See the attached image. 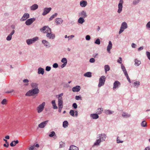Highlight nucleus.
<instances>
[{
    "label": "nucleus",
    "mask_w": 150,
    "mask_h": 150,
    "mask_svg": "<svg viewBox=\"0 0 150 150\" xmlns=\"http://www.w3.org/2000/svg\"><path fill=\"white\" fill-rule=\"evenodd\" d=\"M40 30L41 32L46 33V36L49 39H53L55 38V34L52 33L51 29L48 26H44Z\"/></svg>",
    "instance_id": "obj_1"
},
{
    "label": "nucleus",
    "mask_w": 150,
    "mask_h": 150,
    "mask_svg": "<svg viewBox=\"0 0 150 150\" xmlns=\"http://www.w3.org/2000/svg\"><path fill=\"white\" fill-rule=\"evenodd\" d=\"M40 91L39 89H32L30 90L25 94V96H34L35 95L38 94L39 92Z\"/></svg>",
    "instance_id": "obj_2"
},
{
    "label": "nucleus",
    "mask_w": 150,
    "mask_h": 150,
    "mask_svg": "<svg viewBox=\"0 0 150 150\" xmlns=\"http://www.w3.org/2000/svg\"><path fill=\"white\" fill-rule=\"evenodd\" d=\"M127 24L126 22H122L121 25V27L119 32V34H121L125 29H127Z\"/></svg>",
    "instance_id": "obj_3"
},
{
    "label": "nucleus",
    "mask_w": 150,
    "mask_h": 150,
    "mask_svg": "<svg viewBox=\"0 0 150 150\" xmlns=\"http://www.w3.org/2000/svg\"><path fill=\"white\" fill-rule=\"evenodd\" d=\"M106 77L105 76H102L100 77L99 79V83L98 87H100L104 85Z\"/></svg>",
    "instance_id": "obj_4"
},
{
    "label": "nucleus",
    "mask_w": 150,
    "mask_h": 150,
    "mask_svg": "<svg viewBox=\"0 0 150 150\" xmlns=\"http://www.w3.org/2000/svg\"><path fill=\"white\" fill-rule=\"evenodd\" d=\"M38 40V38L37 37H34L31 39L26 40V42L28 45H30L35 42Z\"/></svg>",
    "instance_id": "obj_5"
},
{
    "label": "nucleus",
    "mask_w": 150,
    "mask_h": 150,
    "mask_svg": "<svg viewBox=\"0 0 150 150\" xmlns=\"http://www.w3.org/2000/svg\"><path fill=\"white\" fill-rule=\"evenodd\" d=\"M45 105V102H43L37 107V110L38 113H40L43 110Z\"/></svg>",
    "instance_id": "obj_6"
},
{
    "label": "nucleus",
    "mask_w": 150,
    "mask_h": 150,
    "mask_svg": "<svg viewBox=\"0 0 150 150\" xmlns=\"http://www.w3.org/2000/svg\"><path fill=\"white\" fill-rule=\"evenodd\" d=\"M123 2L124 1L123 0H120L118 4V9L117 11L118 13H120L122 11L123 8L122 5Z\"/></svg>",
    "instance_id": "obj_7"
},
{
    "label": "nucleus",
    "mask_w": 150,
    "mask_h": 150,
    "mask_svg": "<svg viewBox=\"0 0 150 150\" xmlns=\"http://www.w3.org/2000/svg\"><path fill=\"white\" fill-rule=\"evenodd\" d=\"M98 136L97 138H99L102 142L105 141L107 137L106 134L104 133L99 134L98 135Z\"/></svg>",
    "instance_id": "obj_8"
},
{
    "label": "nucleus",
    "mask_w": 150,
    "mask_h": 150,
    "mask_svg": "<svg viewBox=\"0 0 150 150\" xmlns=\"http://www.w3.org/2000/svg\"><path fill=\"white\" fill-rule=\"evenodd\" d=\"M35 20V18H33L28 19L25 22V24L27 25H30Z\"/></svg>",
    "instance_id": "obj_9"
},
{
    "label": "nucleus",
    "mask_w": 150,
    "mask_h": 150,
    "mask_svg": "<svg viewBox=\"0 0 150 150\" xmlns=\"http://www.w3.org/2000/svg\"><path fill=\"white\" fill-rule=\"evenodd\" d=\"M121 85V83L118 81H115L113 83V89L115 90L116 89L118 88Z\"/></svg>",
    "instance_id": "obj_10"
},
{
    "label": "nucleus",
    "mask_w": 150,
    "mask_h": 150,
    "mask_svg": "<svg viewBox=\"0 0 150 150\" xmlns=\"http://www.w3.org/2000/svg\"><path fill=\"white\" fill-rule=\"evenodd\" d=\"M51 10V8L50 7L44 8L43 9V12L42 14V15L44 16H45L49 13Z\"/></svg>",
    "instance_id": "obj_11"
},
{
    "label": "nucleus",
    "mask_w": 150,
    "mask_h": 150,
    "mask_svg": "<svg viewBox=\"0 0 150 150\" xmlns=\"http://www.w3.org/2000/svg\"><path fill=\"white\" fill-rule=\"evenodd\" d=\"M30 17L29 14L28 13H25L24 14L22 17L20 19L21 21H23L28 18H29Z\"/></svg>",
    "instance_id": "obj_12"
},
{
    "label": "nucleus",
    "mask_w": 150,
    "mask_h": 150,
    "mask_svg": "<svg viewBox=\"0 0 150 150\" xmlns=\"http://www.w3.org/2000/svg\"><path fill=\"white\" fill-rule=\"evenodd\" d=\"M42 42L44 45L47 48H49L51 46V45L50 42L45 40H42Z\"/></svg>",
    "instance_id": "obj_13"
},
{
    "label": "nucleus",
    "mask_w": 150,
    "mask_h": 150,
    "mask_svg": "<svg viewBox=\"0 0 150 150\" xmlns=\"http://www.w3.org/2000/svg\"><path fill=\"white\" fill-rule=\"evenodd\" d=\"M79 16H81L83 18H86L87 17V15L86 11H82L79 13Z\"/></svg>",
    "instance_id": "obj_14"
},
{
    "label": "nucleus",
    "mask_w": 150,
    "mask_h": 150,
    "mask_svg": "<svg viewBox=\"0 0 150 150\" xmlns=\"http://www.w3.org/2000/svg\"><path fill=\"white\" fill-rule=\"evenodd\" d=\"M48 122V120H46L41 122L39 125L38 127L40 128H44L47 124Z\"/></svg>",
    "instance_id": "obj_15"
},
{
    "label": "nucleus",
    "mask_w": 150,
    "mask_h": 150,
    "mask_svg": "<svg viewBox=\"0 0 150 150\" xmlns=\"http://www.w3.org/2000/svg\"><path fill=\"white\" fill-rule=\"evenodd\" d=\"M55 22L57 23V25H59L62 23L63 20L61 18H57L56 19Z\"/></svg>",
    "instance_id": "obj_16"
},
{
    "label": "nucleus",
    "mask_w": 150,
    "mask_h": 150,
    "mask_svg": "<svg viewBox=\"0 0 150 150\" xmlns=\"http://www.w3.org/2000/svg\"><path fill=\"white\" fill-rule=\"evenodd\" d=\"M112 47V44L111 42L110 41H109L108 45L107 47V51L108 52L110 53V50Z\"/></svg>",
    "instance_id": "obj_17"
},
{
    "label": "nucleus",
    "mask_w": 150,
    "mask_h": 150,
    "mask_svg": "<svg viewBox=\"0 0 150 150\" xmlns=\"http://www.w3.org/2000/svg\"><path fill=\"white\" fill-rule=\"evenodd\" d=\"M87 4V3L86 1L85 0H82L80 2V6L83 7H86Z\"/></svg>",
    "instance_id": "obj_18"
},
{
    "label": "nucleus",
    "mask_w": 150,
    "mask_h": 150,
    "mask_svg": "<svg viewBox=\"0 0 150 150\" xmlns=\"http://www.w3.org/2000/svg\"><path fill=\"white\" fill-rule=\"evenodd\" d=\"M81 89V87L80 86H76L73 87L72 88V91L74 92H79V91Z\"/></svg>",
    "instance_id": "obj_19"
},
{
    "label": "nucleus",
    "mask_w": 150,
    "mask_h": 150,
    "mask_svg": "<svg viewBox=\"0 0 150 150\" xmlns=\"http://www.w3.org/2000/svg\"><path fill=\"white\" fill-rule=\"evenodd\" d=\"M38 8V5L36 4H34L30 7L31 11H34L37 9Z\"/></svg>",
    "instance_id": "obj_20"
},
{
    "label": "nucleus",
    "mask_w": 150,
    "mask_h": 150,
    "mask_svg": "<svg viewBox=\"0 0 150 150\" xmlns=\"http://www.w3.org/2000/svg\"><path fill=\"white\" fill-rule=\"evenodd\" d=\"M31 86L32 89H36L37 90L39 89L38 84L37 83L33 82L31 83Z\"/></svg>",
    "instance_id": "obj_21"
},
{
    "label": "nucleus",
    "mask_w": 150,
    "mask_h": 150,
    "mask_svg": "<svg viewBox=\"0 0 150 150\" xmlns=\"http://www.w3.org/2000/svg\"><path fill=\"white\" fill-rule=\"evenodd\" d=\"M91 117L93 119H97L99 117V116L97 114L94 113L91 114L90 115Z\"/></svg>",
    "instance_id": "obj_22"
},
{
    "label": "nucleus",
    "mask_w": 150,
    "mask_h": 150,
    "mask_svg": "<svg viewBox=\"0 0 150 150\" xmlns=\"http://www.w3.org/2000/svg\"><path fill=\"white\" fill-rule=\"evenodd\" d=\"M44 73V69L41 67H39L38 69V73L39 74H42L43 75Z\"/></svg>",
    "instance_id": "obj_23"
},
{
    "label": "nucleus",
    "mask_w": 150,
    "mask_h": 150,
    "mask_svg": "<svg viewBox=\"0 0 150 150\" xmlns=\"http://www.w3.org/2000/svg\"><path fill=\"white\" fill-rule=\"evenodd\" d=\"M101 142H102V141H101L100 139H97L95 142L94 143L93 146H99Z\"/></svg>",
    "instance_id": "obj_24"
},
{
    "label": "nucleus",
    "mask_w": 150,
    "mask_h": 150,
    "mask_svg": "<svg viewBox=\"0 0 150 150\" xmlns=\"http://www.w3.org/2000/svg\"><path fill=\"white\" fill-rule=\"evenodd\" d=\"M121 68L122 69V70L124 72L125 75L126 74V75L127 74V72L126 71L125 68V66L123 65V64H121Z\"/></svg>",
    "instance_id": "obj_25"
},
{
    "label": "nucleus",
    "mask_w": 150,
    "mask_h": 150,
    "mask_svg": "<svg viewBox=\"0 0 150 150\" xmlns=\"http://www.w3.org/2000/svg\"><path fill=\"white\" fill-rule=\"evenodd\" d=\"M58 98V105L61 106L63 105V99L62 98Z\"/></svg>",
    "instance_id": "obj_26"
},
{
    "label": "nucleus",
    "mask_w": 150,
    "mask_h": 150,
    "mask_svg": "<svg viewBox=\"0 0 150 150\" xmlns=\"http://www.w3.org/2000/svg\"><path fill=\"white\" fill-rule=\"evenodd\" d=\"M104 112L106 114L109 115L113 113L114 111H111L110 110H105Z\"/></svg>",
    "instance_id": "obj_27"
},
{
    "label": "nucleus",
    "mask_w": 150,
    "mask_h": 150,
    "mask_svg": "<svg viewBox=\"0 0 150 150\" xmlns=\"http://www.w3.org/2000/svg\"><path fill=\"white\" fill-rule=\"evenodd\" d=\"M78 23L80 24H82L85 22V20L83 17H80L78 19Z\"/></svg>",
    "instance_id": "obj_28"
},
{
    "label": "nucleus",
    "mask_w": 150,
    "mask_h": 150,
    "mask_svg": "<svg viewBox=\"0 0 150 150\" xmlns=\"http://www.w3.org/2000/svg\"><path fill=\"white\" fill-rule=\"evenodd\" d=\"M51 103L52 105L53 106V108L54 109H56L58 108V107L56 105L55 100H52L51 102Z\"/></svg>",
    "instance_id": "obj_29"
},
{
    "label": "nucleus",
    "mask_w": 150,
    "mask_h": 150,
    "mask_svg": "<svg viewBox=\"0 0 150 150\" xmlns=\"http://www.w3.org/2000/svg\"><path fill=\"white\" fill-rule=\"evenodd\" d=\"M134 62V65L136 66H138L141 64V61L137 59H135Z\"/></svg>",
    "instance_id": "obj_30"
},
{
    "label": "nucleus",
    "mask_w": 150,
    "mask_h": 150,
    "mask_svg": "<svg viewBox=\"0 0 150 150\" xmlns=\"http://www.w3.org/2000/svg\"><path fill=\"white\" fill-rule=\"evenodd\" d=\"M131 115L125 112H123L122 115V116L125 118H128Z\"/></svg>",
    "instance_id": "obj_31"
},
{
    "label": "nucleus",
    "mask_w": 150,
    "mask_h": 150,
    "mask_svg": "<svg viewBox=\"0 0 150 150\" xmlns=\"http://www.w3.org/2000/svg\"><path fill=\"white\" fill-rule=\"evenodd\" d=\"M69 150H79L78 148L74 145H71L70 146Z\"/></svg>",
    "instance_id": "obj_32"
},
{
    "label": "nucleus",
    "mask_w": 150,
    "mask_h": 150,
    "mask_svg": "<svg viewBox=\"0 0 150 150\" xmlns=\"http://www.w3.org/2000/svg\"><path fill=\"white\" fill-rule=\"evenodd\" d=\"M58 14L57 13H55L54 14H53L49 18L48 21H50L53 20V18H54L55 17H56Z\"/></svg>",
    "instance_id": "obj_33"
},
{
    "label": "nucleus",
    "mask_w": 150,
    "mask_h": 150,
    "mask_svg": "<svg viewBox=\"0 0 150 150\" xmlns=\"http://www.w3.org/2000/svg\"><path fill=\"white\" fill-rule=\"evenodd\" d=\"M104 69L105 73H107V71L110 70V68L108 65H106L104 66Z\"/></svg>",
    "instance_id": "obj_34"
},
{
    "label": "nucleus",
    "mask_w": 150,
    "mask_h": 150,
    "mask_svg": "<svg viewBox=\"0 0 150 150\" xmlns=\"http://www.w3.org/2000/svg\"><path fill=\"white\" fill-rule=\"evenodd\" d=\"M84 76L88 77H91V73L90 72H87L84 74Z\"/></svg>",
    "instance_id": "obj_35"
},
{
    "label": "nucleus",
    "mask_w": 150,
    "mask_h": 150,
    "mask_svg": "<svg viewBox=\"0 0 150 150\" xmlns=\"http://www.w3.org/2000/svg\"><path fill=\"white\" fill-rule=\"evenodd\" d=\"M68 125V122L67 121H64L63 123V127L64 128L67 127Z\"/></svg>",
    "instance_id": "obj_36"
},
{
    "label": "nucleus",
    "mask_w": 150,
    "mask_h": 150,
    "mask_svg": "<svg viewBox=\"0 0 150 150\" xmlns=\"http://www.w3.org/2000/svg\"><path fill=\"white\" fill-rule=\"evenodd\" d=\"M134 86L136 88H137L140 85V82L139 81H135L134 83Z\"/></svg>",
    "instance_id": "obj_37"
},
{
    "label": "nucleus",
    "mask_w": 150,
    "mask_h": 150,
    "mask_svg": "<svg viewBox=\"0 0 150 150\" xmlns=\"http://www.w3.org/2000/svg\"><path fill=\"white\" fill-rule=\"evenodd\" d=\"M103 108H99L98 109L96 113L98 114H100L103 111Z\"/></svg>",
    "instance_id": "obj_38"
},
{
    "label": "nucleus",
    "mask_w": 150,
    "mask_h": 150,
    "mask_svg": "<svg viewBox=\"0 0 150 150\" xmlns=\"http://www.w3.org/2000/svg\"><path fill=\"white\" fill-rule=\"evenodd\" d=\"M142 126L145 127L147 126V123L145 121H143L141 124Z\"/></svg>",
    "instance_id": "obj_39"
},
{
    "label": "nucleus",
    "mask_w": 150,
    "mask_h": 150,
    "mask_svg": "<svg viewBox=\"0 0 150 150\" xmlns=\"http://www.w3.org/2000/svg\"><path fill=\"white\" fill-rule=\"evenodd\" d=\"M59 148H61L64 147L65 145V144L62 142H59Z\"/></svg>",
    "instance_id": "obj_40"
},
{
    "label": "nucleus",
    "mask_w": 150,
    "mask_h": 150,
    "mask_svg": "<svg viewBox=\"0 0 150 150\" xmlns=\"http://www.w3.org/2000/svg\"><path fill=\"white\" fill-rule=\"evenodd\" d=\"M140 1V0H134L132 4L134 5L138 4Z\"/></svg>",
    "instance_id": "obj_41"
},
{
    "label": "nucleus",
    "mask_w": 150,
    "mask_h": 150,
    "mask_svg": "<svg viewBox=\"0 0 150 150\" xmlns=\"http://www.w3.org/2000/svg\"><path fill=\"white\" fill-rule=\"evenodd\" d=\"M97 45H99L100 44V39L99 38L97 39L94 42Z\"/></svg>",
    "instance_id": "obj_42"
},
{
    "label": "nucleus",
    "mask_w": 150,
    "mask_h": 150,
    "mask_svg": "<svg viewBox=\"0 0 150 150\" xmlns=\"http://www.w3.org/2000/svg\"><path fill=\"white\" fill-rule=\"evenodd\" d=\"M12 38V36L9 34L6 37V40L7 41H10L11 39Z\"/></svg>",
    "instance_id": "obj_43"
},
{
    "label": "nucleus",
    "mask_w": 150,
    "mask_h": 150,
    "mask_svg": "<svg viewBox=\"0 0 150 150\" xmlns=\"http://www.w3.org/2000/svg\"><path fill=\"white\" fill-rule=\"evenodd\" d=\"M55 134V133L54 131H52L49 135V136L50 137H53Z\"/></svg>",
    "instance_id": "obj_44"
},
{
    "label": "nucleus",
    "mask_w": 150,
    "mask_h": 150,
    "mask_svg": "<svg viewBox=\"0 0 150 150\" xmlns=\"http://www.w3.org/2000/svg\"><path fill=\"white\" fill-rule=\"evenodd\" d=\"M69 114L70 115L72 116H74V111L73 110H71L69 112Z\"/></svg>",
    "instance_id": "obj_45"
},
{
    "label": "nucleus",
    "mask_w": 150,
    "mask_h": 150,
    "mask_svg": "<svg viewBox=\"0 0 150 150\" xmlns=\"http://www.w3.org/2000/svg\"><path fill=\"white\" fill-rule=\"evenodd\" d=\"M61 62L63 63H67V60L66 58H63L61 60Z\"/></svg>",
    "instance_id": "obj_46"
},
{
    "label": "nucleus",
    "mask_w": 150,
    "mask_h": 150,
    "mask_svg": "<svg viewBox=\"0 0 150 150\" xmlns=\"http://www.w3.org/2000/svg\"><path fill=\"white\" fill-rule=\"evenodd\" d=\"M146 54L148 59L150 60V52L148 51H146Z\"/></svg>",
    "instance_id": "obj_47"
},
{
    "label": "nucleus",
    "mask_w": 150,
    "mask_h": 150,
    "mask_svg": "<svg viewBox=\"0 0 150 150\" xmlns=\"http://www.w3.org/2000/svg\"><path fill=\"white\" fill-rule=\"evenodd\" d=\"M75 99L77 100H81L82 99L81 97L80 96H75Z\"/></svg>",
    "instance_id": "obj_48"
},
{
    "label": "nucleus",
    "mask_w": 150,
    "mask_h": 150,
    "mask_svg": "<svg viewBox=\"0 0 150 150\" xmlns=\"http://www.w3.org/2000/svg\"><path fill=\"white\" fill-rule=\"evenodd\" d=\"M7 100L6 99H4L1 102V104L3 105H5L6 104Z\"/></svg>",
    "instance_id": "obj_49"
},
{
    "label": "nucleus",
    "mask_w": 150,
    "mask_h": 150,
    "mask_svg": "<svg viewBox=\"0 0 150 150\" xmlns=\"http://www.w3.org/2000/svg\"><path fill=\"white\" fill-rule=\"evenodd\" d=\"M125 76H126L127 78V80H128L129 82V83H131V80H130V79L129 78L128 75V74H127L126 75H125Z\"/></svg>",
    "instance_id": "obj_50"
},
{
    "label": "nucleus",
    "mask_w": 150,
    "mask_h": 150,
    "mask_svg": "<svg viewBox=\"0 0 150 150\" xmlns=\"http://www.w3.org/2000/svg\"><path fill=\"white\" fill-rule=\"evenodd\" d=\"M72 107L74 109H76L77 108V105L76 103H74L72 104Z\"/></svg>",
    "instance_id": "obj_51"
},
{
    "label": "nucleus",
    "mask_w": 150,
    "mask_h": 150,
    "mask_svg": "<svg viewBox=\"0 0 150 150\" xmlns=\"http://www.w3.org/2000/svg\"><path fill=\"white\" fill-rule=\"evenodd\" d=\"M59 106V110H58V112H59L60 113L61 112V110L62 109V108H63V105H58Z\"/></svg>",
    "instance_id": "obj_52"
},
{
    "label": "nucleus",
    "mask_w": 150,
    "mask_h": 150,
    "mask_svg": "<svg viewBox=\"0 0 150 150\" xmlns=\"http://www.w3.org/2000/svg\"><path fill=\"white\" fill-rule=\"evenodd\" d=\"M58 64L57 63H55L53 65V67L54 68H57L58 67Z\"/></svg>",
    "instance_id": "obj_53"
},
{
    "label": "nucleus",
    "mask_w": 150,
    "mask_h": 150,
    "mask_svg": "<svg viewBox=\"0 0 150 150\" xmlns=\"http://www.w3.org/2000/svg\"><path fill=\"white\" fill-rule=\"evenodd\" d=\"M51 69V67L47 66L46 67L45 70L47 71H49Z\"/></svg>",
    "instance_id": "obj_54"
},
{
    "label": "nucleus",
    "mask_w": 150,
    "mask_h": 150,
    "mask_svg": "<svg viewBox=\"0 0 150 150\" xmlns=\"http://www.w3.org/2000/svg\"><path fill=\"white\" fill-rule=\"evenodd\" d=\"M119 59H118L117 60V62L120 64H122V58L121 57H119Z\"/></svg>",
    "instance_id": "obj_55"
},
{
    "label": "nucleus",
    "mask_w": 150,
    "mask_h": 150,
    "mask_svg": "<svg viewBox=\"0 0 150 150\" xmlns=\"http://www.w3.org/2000/svg\"><path fill=\"white\" fill-rule=\"evenodd\" d=\"M86 39L87 40H89L91 39V37L89 35H87L86 37Z\"/></svg>",
    "instance_id": "obj_56"
},
{
    "label": "nucleus",
    "mask_w": 150,
    "mask_h": 150,
    "mask_svg": "<svg viewBox=\"0 0 150 150\" xmlns=\"http://www.w3.org/2000/svg\"><path fill=\"white\" fill-rule=\"evenodd\" d=\"M89 62L91 63H93L95 62V59L94 58H91L90 59Z\"/></svg>",
    "instance_id": "obj_57"
},
{
    "label": "nucleus",
    "mask_w": 150,
    "mask_h": 150,
    "mask_svg": "<svg viewBox=\"0 0 150 150\" xmlns=\"http://www.w3.org/2000/svg\"><path fill=\"white\" fill-rule=\"evenodd\" d=\"M118 137H117V143H122L123 142L122 141H120L119 139H118Z\"/></svg>",
    "instance_id": "obj_58"
},
{
    "label": "nucleus",
    "mask_w": 150,
    "mask_h": 150,
    "mask_svg": "<svg viewBox=\"0 0 150 150\" xmlns=\"http://www.w3.org/2000/svg\"><path fill=\"white\" fill-rule=\"evenodd\" d=\"M146 27L148 28H150V21L149 22L146 24Z\"/></svg>",
    "instance_id": "obj_59"
},
{
    "label": "nucleus",
    "mask_w": 150,
    "mask_h": 150,
    "mask_svg": "<svg viewBox=\"0 0 150 150\" xmlns=\"http://www.w3.org/2000/svg\"><path fill=\"white\" fill-rule=\"evenodd\" d=\"M29 150H34V146L33 145L31 146L29 148Z\"/></svg>",
    "instance_id": "obj_60"
},
{
    "label": "nucleus",
    "mask_w": 150,
    "mask_h": 150,
    "mask_svg": "<svg viewBox=\"0 0 150 150\" xmlns=\"http://www.w3.org/2000/svg\"><path fill=\"white\" fill-rule=\"evenodd\" d=\"M131 46L132 48H136V47L137 46V45L135 43H133L132 44Z\"/></svg>",
    "instance_id": "obj_61"
},
{
    "label": "nucleus",
    "mask_w": 150,
    "mask_h": 150,
    "mask_svg": "<svg viewBox=\"0 0 150 150\" xmlns=\"http://www.w3.org/2000/svg\"><path fill=\"white\" fill-rule=\"evenodd\" d=\"M10 145L12 147H13L15 146V144H14V143L13 142V141L11 142L10 144Z\"/></svg>",
    "instance_id": "obj_62"
},
{
    "label": "nucleus",
    "mask_w": 150,
    "mask_h": 150,
    "mask_svg": "<svg viewBox=\"0 0 150 150\" xmlns=\"http://www.w3.org/2000/svg\"><path fill=\"white\" fill-rule=\"evenodd\" d=\"M143 49L144 47L143 46L140 47L138 49V50L139 51H140L143 50Z\"/></svg>",
    "instance_id": "obj_63"
},
{
    "label": "nucleus",
    "mask_w": 150,
    "mask_h": 150,
    "mask_svg": "<svg viewBox=\"0 0 150 150\" xmlns=\"http://www.w3.org/2000/svg\"><path fill=\"white\" fill-rule=\"evenodd\" d=\"M144 150H150V146L146 147Z\"/></svg>",
    "instance_id": "obj_64"
}]
</instances>
